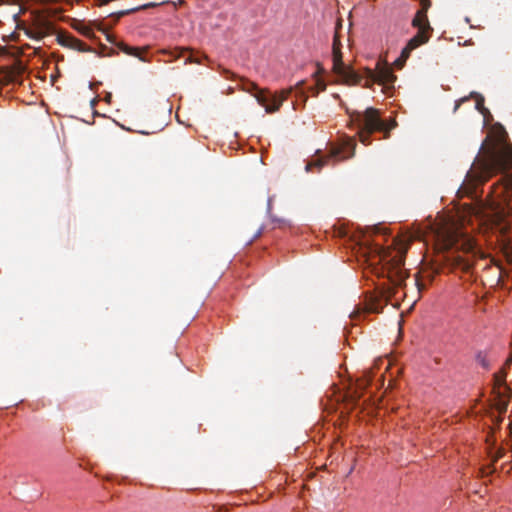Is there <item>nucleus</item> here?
Returning a JSON list of instances; mask_svg holds the SVG:
<instances>
[{
  "label": "nucleus",
  "mask_w": 512,
  "mask_h": 512,
  "mask_svg": "<svg viewBox=\"0 0 512 512\" xmlns=\"http://www.w3.org/2000/svg\"><path fill=\"white\" fill-rule=\"evenodd\" d=\"M506 137V132L502 131L495 142L482 146L481 154L475 158L458 190L462 196H470L477 185L485 183L497 173H503L502 182L493 188V199L489 203L491 214L487 215L482 208L473 209L479 220L490 224L491 230L500 236L509 230L504 217L512 215V145L506 141Z\"/></svg>",
  "instance_id": "nucleus-1"
},
{
  "label": "nucleus",
  "mask_w": 512,
  "mask_h": 512,
  "mask_svg": "<svg viewBox=\"0 0 512 512\" xmlns=\"http://www.w3.org/2000/svg\"><path fill=\"white\" fill-rule=\"evenodd\" d=\"M408 243L400 238L394 239L392 246L375 244L368 248L367 261L378 277H385L392 286L383 287L379 294L366 295L364 310L367 313H380L389 299L396 295L408 277L403 268Z\"/></svg>",
  "instance_id": "nucleus-2"
},
{
  "label": "nucleus",
  "mask_w": 512,
  "mask_h": 512,
  "mask_svg": "<svg viewBox=\"0 0 512 512\" xmlns=\"http://www.w3.org/2000/svg\"><path fill=\"white\" fill-rule=\"evenodd\" d=\"M438 246L442 252L441 260L452 271L468 272L476 256L480 253L474 240L458 228L442 227L437 233Z\"/></svg>",
  "instance_id": "nucleus-3"
},
{
  "label": "nucleus",
  "mask_w": 512,
  "mask_h": 512,
  "mask_svg": "<svg viewBox=\"0 0 512 512\" xmlns=\"http://www.w3.org/2000/svg\"><path fill=\"white\" fill-rule=\"evenodd\" d=\"M352 120L358 128V136L360 141L368 145L370 144V135L374 132L380 131L385 133V138L388 137L389 132L396 126V122L392 121L387 124L383 121L379 112L375 108H367L364 112H356L352 115Z\"/></svg>",
  "instance_id": "nucleus-4"
},
{
  "label": "nucleus",
  "mask_w": 512,
  "mask_h": 512,
  "mask_svg": "<svg viewBox=\"0 0 512 512\" xmlns=\"http://www.w3.org/2000/svg\"><path fill=\"white\" fill-rule=\"evenodd\" d=\"M430 6L429 0H422V9L419 10L412 20V26L417 28V33L414 35L403 48L400 59L406 61L410 53L419 46L427 43L433 31L427 18V9Z\"/></svg>",
  "instance_id": "nucleus-5"
},
{
  "label": "nucleus",
  "mask_w": 512,
  "mask_h": 512,
  "mask_svg": "<svg viewBox=\"0 0 512 512\" xmlns=\"http://www.w3.org/2000/svg\"><path fill=\"white\" fill-rule=\"evenodd\" d=\"M243 89L249 93H252L257 102L265 108L267 113L278 111L292 90L290 88L287 90H282L279 94L271 95L268 90L260 89L257 84L248 80L243 84Z\"/></svg>",
  "instance_id": "nucleus-6"
},
{
  "label": "nucleus",
  "mask_w": 512,
  "mask_h": 512,
  "mask_svg": "<svg viewBox=\"0 0 512 512\" xmlns=\"http://www.w3.org/2000/svg\"><path fill=\"white\" fill-rule=\"evenodd\" d=\"M356 144L353 139H349L341 146H333L330 152L324 157H318L317 159L310 161L306 164L305 170L311 172L313 168H317L318 171L328 163L330 159L341 161L352 158L355 154Z\"/></svg>",
  "instance_id": "nucleus-7"
},
{
  "label": "nucleus",
  "mask_w": 512,
  "mask_h": 512,
  "mask_svg": "<svg viewBox=\"0 0 512 512\" xmlns=\"http://www.w3.org/2000/svg\"><path fill=\"white\" fill-rule=\"evenodd\" d=\"M332 56V70L344 84L356 85L361 81V76L343 62L341 48H332Z\"/></svg>",
  "instance_id": "nucleus-8"
},
{
  "label": "nucleus",
  "mask_w": 512,
  "mask_h": 512,
  "mask_svg": "<svg viewBox=\"0 0 512 512\" xmlns=\"http://www.w3.org/2000/svg\"><path fill=\"white\" fill-rule=\"evenodd\" d=\"M370 80L371 83H378L384 86L385 89H389L393 86L396 76L390 67L378 65L377 71L370 73Z\"/></svg>",
  "instance_id": "nucleus-9"
},
{
  "label": "nucleus",
  "mask_w": 512,
  "mask_h": 512,
  "mask_svg": "<svg viewBox=\"0 0 512 512\" xmlns=\"http://www.w3.org/2000/svg\"><path fill=\"white\" fill-rule=\"evenodd\" d=\"M57 42L66 48L77 50L79 52H90L92 49L84 42L69 33H60L57 35Z\"/></svg>",
  "instance_id": "nucleus-10"
},
{
  "label": "nucleus",
  "mask_w": 512,
  "mask_h": 512,
  "mask_svg": "<svg viewBox=\"0 0 512 512\" xmlns=\"http://www.w3.org/2000/svg\"><path fill=\"white\" fill-rule=\"evenodd\" d=\"M495 393V408L500 414L506 412L509 400L508 398L512 395L508 391L493 390Z\"/></svg>",
  "instance_id": "nucleus-11"
},
{
  "label": "nucleus",
  "mask_w": 512,
  "mask_h": 512,
  "mask_svg": "<svg viewBox=\"0 0 512 512\" xmlns=\"http://www.w3.org/2000/svg\"><path fill=\"white\" fill-rule=\"evenodd\" d=\"M506 376L507 371L505 369H501L499 372L493 375L494 388L493 390H501L502 388L509 393H512V390L506 385Z\"/></svg>",
  "instance_id": "nucleus-12"
},
{
  "label": "nucleus",
  "mask_w": 512,
  "mask_h": 512,
  "mask_svg": "<svg viewBox=\"0 0 512 512\" xmlns=\"http://www.w3.org/2000/svg\"><path fill=\"white\" fill-rule=\"evenodd\" d=\"M165 3L166 2H161V3L149 2V3L143 4V5L131 8V9L119 11V12H117L115 14V16H116V19L118 20V19H120L123 16L129 15V14L141 11V10H146V9H149V8H154V7L160 6V5L165 4Z\"/></svg>",
  "instance_id": "nucleus-13"
},
{
  "label": "nucleus",
  "mask_w": 512,
  "mask_h": 512,
  "mask_svg": "<svg viewBox=\"0 0 512 512\" xmlns=\"http://www.w3.org/2000/svg\"><path fill=\"white\" fill-rule=\"evenodd\" d=\"M107 39L109 42L114 43L125 54L134 56V57H140V51L138 48L128 46L127 44H125L123 42L115 43L114 40H112V38L110 36H107Z\"/></svg>",
  "instance_id": "nucleus-14"
},
{
  "label": "nucleus",
  "mask_w": 512,
  "mask_h": 512,
  "mask_svg": "<svg viewBox=\"0 0 512 512\" xmlns=\"http://www.w3.org/2000/svg\"><path fill=\"white\" fill-rule=\"evenodd\" d=\"M502 450H496L495 453H492V450H489V458H490V462L489 464H487L486 466H484L481 471L483 474H490L494 471V469H492V466L493 464L499 459L502 457V453H501Z\"/></svg>",
  "instance_id": "nucleus-15"
},
{
  "label": "nucleus",
  "mask_w": 512,
  "mask_h": 512,
  "mask_svg": "<svg viewBox=\"0 0 512 512\" xmlns=\"http://www.w3.org/2000/svg\"><path fill=\"white\" fill-rule=\"evenodd\" d=\"M73 28L86 37L90 38L94 36L93 30L82 22H77L73 25Z\"/></svg>",
  "instance_id": "nucleus-16"
},
{
  "label": "nucleus",
  "mask_w": 512,
  "mask_h": 512,
  "mask_svg": "<svg viewBox=\"0 0 512 512\" xmlns=\"http://www.w3.org/2000/svg\"><path fill=\"white\" fill-rule=\"evenodd\" d=\"M476 361L479 365H481L485 370H489L490 369V362L487 358V355L485 352L483 351H479L477 354H476Z\"/></svg>",
  "instance_id": "nucleus-17"
},
{
  "label": "nucleus",
  "mask_w": 512,
  "mask_h": 512,
  "mask_svg": "<svg viewBox=\"0 0 512 512\" xmlns=\"http://www.w3.org/2000/svg\"><path fill=\"white\" fill-rule=\"evenodd\" d=\"M341 28H342V22H341V20H338L337 24H336V28H335L334 37H333L332 48H336V49L342 48V44H341L340 37H339V30Z\"/></svg>",
  "instance_id": "nucleus-18"
},
{
  "label": "nucleus",
  "mask_w": 512,
  "mask_h": 512,
  "mask_svg": "<svg viewBox=\"0 0 512 512\" xmlns=\"http://www.w3.org/2000/svg\"><path fill=\"white\" fill-rule=\"evenodd\" d=\"M471 96L476 98V109L479 112H481L482 114L487 112V109L484 107V98H483V96H481V95H479L477 93H471Z\"/></svg>",
  "instance_id": "nucleus-19"
},
{
  "label": "nucleus",
  "mask_w": 512,
  "mask_h": 512,
  "mask_svg": "<svg viewBox=\"0 0 512 512\" xmlns=\"http://www.w3.org/2000/svg\"><path fill=\"white\" fill-rule=\"evenodd\" d=\"M371 381L370 372L365 373L364 378L358 381V385L361 388L366 387Z\"/></svg>",
  "instance_id": "nucleus-20"
},
{
  "label": "nucleus",
  "mask_w": 512,
  "mask_h": 512,
  "mask_svg": "<svg viewBox=\"0 0 512 512\" xmlns=\"http://www.w3.org/2000/svg\"><path fill=\"white\" fill-rule=\"evenodd\" d=\"M511 364H512V356H510L509 358L506 359V361L501 369H505L507 371L510 368Z\"/></svg>",
  "instance_id": "nucleus-21"
},
{
  "label": "nucleus",
  "mask_w": 512,
  "mask_h": 512,
  "mask_svg": "<svg viewBox=\"0 0 512 512\" xmlns=\"http://www.w3.org/2000/svg\"><path fill=\"white\" fill-rule=\"evenodd\" d=\"M262 232H263V228L261 227V228L256 232V234L254 235V237L249 241V244H250V243H252V241H253V240H255V239L259 238V237L261 236Z\"/></svg>",
  "instance_id": "nucleus-22"
},
{
  "label": "nucleus",
  "mask_w": 512,
  "mask_h": 512,
  "mask_svg": "<svg viewBox=\"0 0 512 512\" xmlns=\"http://www.w3.org/2000/svg\"><path fill=\"white\" fill-rule=\"evenodd\" d=\"M415 284L417 285L419 291L424 289V285L418 279H415Z\"/></svg>",
  "instance_id": "nucleus-23"
},
{
  "label": "nucleus",
  "mask_w": 512,
  "mask_h": 512,
  "mask_svg": "<svg viewBox=\"0 0 512 512\" xmlns=\"http://www.w3.org/2000/svg\"><path fill=\"white\" fill-rule=\"evenodd\" d=\"M467 99H468V98H467V97H465V98H462L459 102H457V103H456V106H455V110H457V109L459 108V106H460V103H461V102H464V101H466Z\"/></svg>",
  "instance_id": "nucleus-24"
},
{
  "label": "nucleus",
  "mask_w": 512,
  "mask_h": 512,
  "mask_svg": "<svg viewBox=\"0 0 512 512\" xmlns=\"http://www.w3.org/2000/svg\"><path fill=\"white\" fill-rule=\"evenodd\" d=\"M273 221L278 222V223H279V226L286 224V221H285V220L273 219Z\"/></svg>",
  "instance_id": "nucleus-25"
},
{
  "label": "nucleus",
  "mask_w": 512,
  "mask_h": 512,
  "mask_svg": "<svg viewBox=\"0 0 512 512\" xmlns=\"http://www.w3.org/2000/svg\"><path fill=\"white\" fill-rule=\"evenodd\" d=\"M172 55L175 57V58H179V49H175L174 52H172Z\"/></svg>",
  "instance_id": "nucleus-26"
},
{
  "label": "nucleus",
  "mask_w": 512,
  "mask_h": 512,
  "mask_svg": "<svg viewBox=\"0 0 512 512\" xmlns=\"http://www.w3.org/2000/svg\"><path fill=\"white\" fill-rule=\"evenodd\" d=\"M31 37H35L37 39H41L43 37V34L37 33V35H31Z\"/></svg>",
  "instance_id": "nucleus-27"
},
{
  "label": "nucleus",
  "mask_w": 512,
  "mask_h": 512,
  "mask_svg": "<svg viewBox=\"0 0 512 512\" xmlns=\"http://www.w3.org/2000/svg\"><path fill=\"white\" fill-rule=\"evenodd\" d=\"M366 87H370V82L367 81L366 84H365Z\"/></svg>",
  "instance_id": "nucleus-28"
}]
</instances>
